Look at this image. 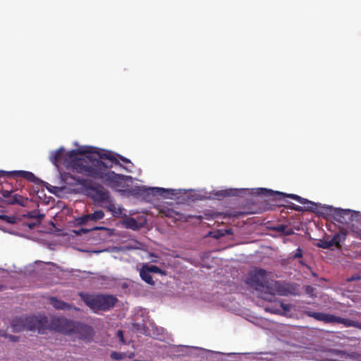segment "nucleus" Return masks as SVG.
Listing matches in <instances>:
<instances>
[{"label": "nucleus", "mask_w": 361, "mask_h": 361, "mask_svg": "<svg viewBox=\"0 0 361 361\" xmlns=\"http://www.w3.org/2000/svg\"><path fill=\"white\" fill-rule=\"evenodd\" d=\"M0 177L14 178H23L24 179L32 183H37L39 180V179L35 176L34 173L25 171H0Z\"/></svg>", "instance_id": "nucleus-11"}, {"label": "nucleus", "mask_w": 361, "mask_h": 361, "mask_svg": "<svg viewBox=\"0 0 361 361\" xmlns=\"http://www.w3.org/2000/svg\"><path fill=\"white\" fill-rule=\"evenodd\" d=\"M106 202L109 204L107 208L109 211H114L115 209V204L112 201L111 197H110V200H109V202Z\"/></svg>", "instance_id": "nucleus-32"}, {"label": "nucleus", "mask_w": 361, "mask_h": 361, "mask_svg": "<svg viewBox=\"0 0 361 361\" xmlns=\"http://www.w3.org/2000/svg\"><path fill=\"white\" fill-rule=\"evenodd\" d=\"M151 272L143 265L140 270V276L141 279L149 285H154V281L151 276Z\"/></svg>", "instance_id": "nucleus-17"}, {"label": "nucleus", "mask_w": 361, "mask_h": 361, "mask_svg": "<svg viewBox=\"0 0 361 361\" xmlns=\"http://www.w3.org/2000/svg\"><path fill=\"white\" fill-rule=\"evenodd\" d=\"M110 356L115 360H121L123 358V356L121 353H117L116 351L111 352Z\"/></svg>", "instance_id": "nucleus-27"}, {"label": "nucleus", "mask_w": 361, "mask_h": 361, "mask_svg": "<svg viewBox=\"0 0 361 361\" xmlns=\"http://www.w3.org/2000/svg\"><path fill=\"white\" fill-rule=\"evenodd\" d=\"M281 307L285 311H288V310H290V305H284L283 302L281 303Z\"/></svg>", "instance_id": "nucleus-38"}, {"label": "nucleus", "mask_w": 361, "mask_h": 361, "mask_svg": "<svg viewBox=\"0 0 361 361\" xmlns=\"http://www.w3.org/2000/svg\"><path fill=\"white\" fill-rule=\"evenodd\" d=\"M304 314L307 317L314 318L317 321L322 322L324 324H343L345 327H355L361 329V322L352 319L343 318L332 314L317 312L310 310L305 311Z\"/></svg>", "instance_id": "nucleus-6"}, {"label": "nucleus", "mask_w": 361, "mask_h": 361, "mask_svg": "<svg viewBox=\"0 0 361 361\" xmlns=\"http://www.w3.org/2000/svg\"><path fill=\"white\" fill-rule=\"evenodd\" d=\"M225 236L224 230H217L214 232L213 237L216 239H219L222 237Z\"/></svg>", "instance_id": "nucleus-29"}, {"label": "nucleus", "mask_w": 361, "mask_h": 361, "mask_svg": "<svg viewBox=\"0 0 361 361\" xmlns=\"http://www.w3.org/2000/svg\"><path fill=\"white\" fill-rule=\"evenodd\" d=\"M196 218L199 220H202L203 219V217L202 216H196Z\"/></svg>", "instance_id": "nucleus-41"}, {"label": "nucleus", "mask_w": 361, "mask_h": 361, "mask_svg": "<svg viewBox=\"0 0 361 361\" xmlns=\"http://www.w3.org/2000/svg\"><path fill=\"white\" fill-rule=\"evenodd\" d=\"M123 224L126 228L137 231L141 228V224H139L134 218L130 217L126 219Z\"/></svg>", "instance_id": "nucleus-19"}, {"label": "nucleus", "mask_w": 361, "mask_h": 361, "mask_svg": "<svg viewBox=\"0 0 361 361\" xmlns=\"http://www.w3.org/2000/svg\"><path fill=\"white\" fill-rule=\"evenodd\" d=\"M302 257V250L301 248L298 247L296 250V252L294 254V255L293 256V257L294 259H297V258H301Z\"/></svg>", "instance_id": "nucleus-30"}, {"label": "nucleus", "mask_w": 361, "mask_h": 361, "mask_svg": "<svg viewBox=\"0 0 361 361\" xmlns=\"http://www.w3.org/2000/svg\"><path fill=\"white\" fill-rule=\"evenodd\" d=\"M273 231L283 233L284 235H291L294 233L293 229L286 225H277L272 228Z\"/></svg>", "instance_id": "nucleus-18"}, {"label": "nucleus", "mask_w": 361, "mask_h": 361, "mask_svg": "<svg viewBox=\"0 0 361 361\" xmlns=\"http://www.w3.org/2000/svg\"><path fill=\"white\" fill-rule=\"evenodd\" d=\"M30 216L31 218L37 219L39 221H41L42 219H44L45 215L43 214H39V212H37V211H33L30 213Z\"/></svg>", "instance_id": "nucleus-26"}, {"label": "nucleus", "mask_w": 361, "mask_h": 361, "mask_svg": "<svg viewBox=\"0 0 361 361\" xmlns=\"http://www.w3.org/2000/svg\"><path fill=\"white\" fill-rule=\"evenodd\" d=\"M173 190H166L161 188H148L140 189V194L146 196H155L157 195H163L164 192L173 194Z\"/></svg>", "instance_id": "nucleus-15"}, {"label": "nucleus", "mask_w": 361, "mask_h": 361, "mask_svg": "<svg viewBox=\"0 0 361 361\" xmlns=\"http://www.w3.org/2000/svg\"><path fill=\"white\" fill-rule=\"evenodd\" d=\"M353 232L355 233V236L356 238H358L361 240V231H353Z\"/></svg>", "instance_id": "nucleus-37"}, {"label": "nucleus", "mask_w": 361, "mask_h": 361, "mask_svg": "<svg viewBox=\"0 0 361 361\" xmlns=\"http://www.w3.org/2000/svg\"><path fill=\"white\" fill-rule=\"evenodd\" d=\"M83 154H96L99 159H93L90 156L87 159H79V153L75 150L65 152L63 148L52 152L50 155V160L56 166L65 164L68 160L73 161L72 167L78 173L92 177L94 179L101 180L104 184L111 188H117L122 185L124 180V176L116 173L115 172H106L108 168L113 164H118L114 154L108 150L96 151L92 147L82 152Z\"/></svg>", "instance_id": "nucleus-1"}, {"label": "nucleus", "mask_w": 361, "mask_h": 361, "mask_svg": "<svg viewBox=\"0 0 361 361\" xmlns=\"http://www.w3.org/2000/svg\"><path fill=\"white\" fill-rule=\"evenodd\" d=\"M48 329L64 335H79L82 331L88 332L91 328L85 324L75 322L63 317H56L49 322Z\"/></svg>", "instance_id": "nucleus-3"}, {"label": "nucleus", "mask_w": 361, "mask_h": 361, "mask_svg": "<svg viewBox=\"0 0 361 361\" xmlns=\"http://www.w3.org/2000/svg\"><path fill=\"white\" fill-rule=\"evenodd\" d=\"M348 315H350V316L360 317L361 316V312L355 311V310H351L349 311Z\"/></svg>", "instance_id": "nucleus-34"}, {"label": "nucleus", "mask_w": 361, "mask_h": 361, "mask_svg": "<svg viewBox=\"0 0 361 361\" xmlns=\"http://www.w3.org/2000/svg\"><path fill=\"white\" fill-rule=\"evenodd\" d=\"M260 291L271 295H286L287 293L286 289L281 285V283L274 280H267L263 286V288H262Z\"/></svg>", "instance_id": "nucleus-10"}, {"label": "nucleus", "mask_w": 361, "mask_h": 361, "mask_svg": "<svg viewBox=\"0 0 361 361\" xmlns=\"http://www.w3.org/2000/svg\"><path fill=\"white\" fill-rule=\"evenodd\" d=\"M224 235H232L233 233V230L231 228L224 229Z\"/></svg>", "instance_id": "nucleus-39"}, {"label": "nucleus", "mask_w": 361, "mask_h": 361, "mask_svg": "<svg viewBox=\"0 0 361 361\" xmlns=\"http://www.w3.org/2000/svg\"><path fill=\"white\" fill-rule=\"evenodd\" d=\"M259 190L260 191L258 192L259 195H264L266 197H269L272 200H281L284 197H289L294 200H296L297 202L302 204L307 205L305 207H301L292 203V205L290 206V207L297 212H314L315 209L317 208V205L314 202L295 194H286L281 192H274L271 190H268L265 188H261L259 189Z\"/></svg>", "instance_id": "nucleus-4"}, {"label": "nucleus", "mask_w": 361, "mask_h": 361, "mask_svg": "<svg viewBox=\"0 0 361 361\" xmlns=\"http://www.w3.org/2000/svg\"><path fill=\"white\" fill-rule=\"evenodd\" d=\"M220 215V214H217V213H213L212 214H206L205 216H206V219H209L210 217L212 218H215L217 216Z\"/></svg>", "instance_id": "nucleus-36"}, {"label": "nucleus", "mask_w": 361, "mask_h": 361, "mask_svg": "<svg viewBox=\"0 0 361 361\" xmlns=\"http://www.w3.org/2000/svg\"><path fill=\"white\" fill-rule=\"evenodd\" d=\"M90 216V219L92 221H97L104 218V213L102 210L94 211L92 214H88Z\"/></svg>", "instance_id": "nucleus-22"}, {"label": "nucleus", "mask_w": 361, "mask_h": 361, "mask_svg": "<svg viewBox=\"0 0 361 361\" xmlns=\"http://www.w3.org/2000/svg\"><path fill=\"white\" fill-rule=\"evenodd\" d=\"M333 217L338 223L342 224H349L357 213L350 209H343L340 208L334 209L333 211Z\"/></svg>", "instance_id": "nucleus-9"}, {"label": "nucleus", "mask_w": 361, "mask_h": 361, "mask_svg": "<svg viewBox=\"0 0 361 361\" xmlns=\"http://www.w3.org/2000/svg\"><path fill=\"white\" fill-rule=\"evenodd\" d=\"M265 310L267 312H271V313H275V314H278L280 312V310H278V309H271L270 307H267L265 309Z\"/></svg>", "instance_id": "nucleus-35"}, {"label": "nucleus", "mask_w": 361, "mask_h": 361, "mask_svg": "<svg viewBox=\"0 0 361 361\" xmlns=\"http://www.w3.org/2000/svg\"><path fill=\"white\" fill-rule=\"evenodd\" d=\"M1 194L3 201L8 204H18L25 207L27 202V198L18 194L16 190L2 189Z\"/></svg>", "instance_id": "nucleus-8"}, {"label": "nucleus", "mask_w": 361, "mask_h": 361, "mask_svg": "<svg viewBox=\"0 0 361 361\" xmlns=\"http://www.w3.org/2000/svg\"><path fill=\"white\" fill-rule=\"evenodd\" d=\"M346 238V233L345 232H338L336 233L330 240H323L317 243V247L324 249H329L332 246H336L341 248V243L344 241Z\"/></svg>", "instance_id": "nucleus-13"}, {"label": "nucleus", "mask_w": 361, "mask_h": 361, "mask_svg": "<svg viewBox=\"0 0 361 361\" xmlns=\"http://www.w3.org/2000/svg\"><path fill=\"white\" fill-rule=\"evenodd\" d=\"M239 214H240V213H234V214L224 213L221 215L223 216L224 219H226V218L230 217V216H235V217L238 216Z\"/></svg>", "instance_id": "nucleus-33"}, {"label": "nucleus", "mask_w": 361, "mask_h": 361, "mask_svg": "<svg viewBox=\"0 0 361 361\" xmlns=\"http://www.w3.org/2000/svg\"><path fill=\"white\" fill-rule=\"evenodd\" d=\"M83 302L94 312L108 311L118 302L116 297L112 295H82Z\"/></svg>", "instance_id": "nucleus-5"}, {"label": "nucleus", "mask_w": 361, "mask_h": 361, "mask_svg": "<svg viewBox=\"0 0 361 361\" xmlns=\"http://www.w3.org/2000/svg\"><path fill=\"white\" fill-rule=\"evenodd\" d=\"M90 219L89 214L84 215L81 217H79L76 219V222L78 225H83L86 224Z\"/></svg>", "instance_id": "nucleus-25"}, {"label": "nucleus", "mask_w": 361, "mask_h": 361, "mask_svg": "<svg viewBox=\"0 0 361 361\" xmlns=\"http://www.w3.org/2000/svg\"><path fill=\"white\" fill-rule=\"evenodd\" d=\"M49 302L56 310H71V307L67 302L60 300L55 297L50 298Z\"/></svg>", "instance_id": "nucleus-16"}, {"label": "nucleus", "mask_w": 361, "mask_h": 361, "mask_svg": "<svg viewBox=\"0 0 361 361\" xmlns=\"http://www.w3.org/2000/svg\"><path fill=\"white\" fill-rule=\"evenodd\" d=\"M235 195V191L232 189H228V190H221V191H218L215 195L216 196V198L218 200H221L225 197H228V196H232V195Z\"/></svg>", "instance_id": "nucleus-20"}, {"label": "nucleus", "mask_w": 361, "mask_h": 361, "mask_svg": "<svg viewBox=\"0 0 361 361\" xmlns=\"http://www.w3.org/2000/svg\"><path fill=\"white\" fill-rule=\"evenodd\" d=\"M250 281L252 284L255 286V288L257 290H261L267 281L266 270L259 269L255 271L250 276Z\"/></svg>", "instance_id": "nucleus-14"}, {"label": "nucleus", "mask_w": 361, "mask_h": 361, "mask_svg": "<svg viewBox=\"0 0 361 361\" xmlns=\"http://www.w3.org/2000/svg\"><path fill=\"white\" fill-rule=\"evenodd\" d=\"M151 273L166 275V271L155 265L144 264Z\"/></svg>", "instance_id": "nucleus-21"}, {"label": "nucleus", "mask_w": 361, "mask_h": 361, "mask_svg": "<svg viewBox=\"0 0 361 361\" xmlns=\"http://www.w3.org/2000/svg\"><path fill=\"white\" fill-rule=\"evenodd\" d=\"M0 218L3 220H4L5 221L8 222V223H14L15 222V217L14 216H6V215H1L0 216Z\"/></svg>", "instance_id": "nucleus-28"}, {"label": "nucleus", "mask_w": 361, "mask_h": 361, "mask_svg": "<svg viewBox=\"0 0 361 361\" xmlns=\"http://www.w3.org/2000/svg\"><path fill=\"white\" fill-rule=\"evenodd\" d=\"M117 336L119 337L121 341H123V333L121 330L118 331Z\"/></svg>", "instance_id": "nucleus-40"}, {"label": "nucleus", "mask_w": 361, "mask_h": 361, "mask_svg": "<svg viewBox=\"0 0 361 361\" xmlns=\"http://www.w3.org/2000/svg\"><path fill=\"white\" fill-rule=\"evenodd\" d=\"M158 215L160 217H168L174 219L176 221H186L190 216L186 217L184 214L170 208L168 206H160L158 209Z\"/></svg>", "instance_id": "nucleus-12"}, {"label": "nucleus", "mask_w": 361, "mask_h": 361, "mask_svg": "<svg viewBox=\"0 0 361 361\" xmlns=\"http://www.w3.org/2000/svg\"><path fill=\"white\" fill-rule=\"evenodd\" d=\"M89 231L88 229H85V228H80L78 230H73V232L74 233H75L77 235H80L83 233H86Z\"/></svg>", "instance_id": "nucleus-31"}, {"label": "nucleus", "mask_w": 361, "mask_h": 361, "mask_svg": "<svg viewBox=\"0 0 361 361\" xmlns=\"http://www.w3.org/2000/svg\"><path fill=\"white\" fill-rule=\"evenodd\" d=\"M0 337H5L8 338L12 342H18L19 341V336L8 334L4 330L0 329Z\"/></svg>", "instance_id": "nucleus-23"}, {"label": "nucleus", "mask_w": 361, "mask_h": 361, "mask_svg": "<svg viewBox=\"0 0 361 361\" xmlns=\"http://www.w3.org/2000/svg\"><path fill=\"white\" fill-rule=\"evenodd\" d=\"M11 326L13 331L20 332L24 330L37 331L43 334L46 329H48L49 318L47 316H27L16 318L12 320Z\"/></svg>", "instance_id": "nucleus-2"}, {"label": "nucleus", "mask_w": 361, "mask_h": 361, "mask_svg": "<svg viewBox=\"0 0 361 361\" xmlns=\"http://www.w3.org/2000/svg\"><path fill=\"white\" fill-rule=\"evenodd\" d=\"M111 152V151H109ZM111 153L114 154V156L115 157V158L116 159V160L118 161V164H113L111 167L110 168H108L107 170H106V172H111V171H109V169H111L114 166H116V165H118V166H121V164H120L118 158L121 160L122 161L125 162V163H130V159L120 155V154H114V152H111Z\"/></svg>", "instance_id": "nucleus-24"}, {"label": "nucleus", "mask_w": 361, "mask_h": 361, "mask_svg": "<svg viewBox=\"0 0 361 361\" xmlns=\"http://www.w3.org/2000/svg\"><path fill=\"white\" fill-rule=\"evenodd\" d=\"M76 182L87 188L91 191L90 197L97 203H102L109 202L111 195L109 191L104 188L103 186L99 185L98 186H93L92 181L84 178H73Z\"/></svg>", "instance_id": "nucleus-7"}]
</instances>
